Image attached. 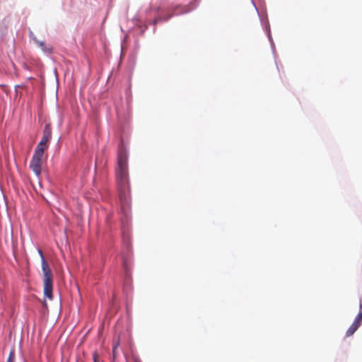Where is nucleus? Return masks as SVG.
I'll return each mask as SVG.
<instances>
[{"label": "nucleus", "instance_id": "nucleus-9", "mask_svg": "<svg viewBox=\"0 0 362 362\" xmlns=\"http://www.w3.org/2000/svg\"><path fill=\"white\" fill-rule=\"evenodd\" d=\"M93 362H98V356L96 354H93Z\"/></svg>", "mask_w": 362, "mask_h": 362}, {"label": "nucleus", "instance_id": "nucleus-1", "mask_svg": "<svg viewBox=\"0 0 362 362\" xmlns=\"http://www.w3.org/2000/svg\"><path fill=\"white\" fill-rule=\"evenodd\" d=\"M115 175L122 209L127 211L129 206L130 185L128 172V156L126 151L124 149H119L118 151Z\"/></svg>", "mask_w": 362, "mask_h": 362}, {"label": "nucleus", "instance_id": "nucleus-10", "mask_svg": "<svg viewBox=\"0 0 362 362\" xmlns=\"http://www.w3.org/2000/svg\"><path fill=\"white\" fill-rule=\"evenodd\" d=\"M359 308H360V310H361V309H362V303H361V301L360 302Z\"/></svg>", "mask_w": 362, "mask_h": 362}, {"label": "nucleus", "instance_id": "nucleus-6", "mask_svg": "<svg viewBox=\"0 0 362 362\" xmlns=\"http://www.w3.org/2000/svg\"><path fill=\"white\" fill-rule=\"evenodd\" d=\"M358 327L359 326L356 325V324L352 323V325L346 332V337H349L354 334V333L358 329Z\"/></svg>", "mask_w": 362, "mask_h": 362}, {"label": "nucleus", "instance_id": "nucleus-4", "mask_svg": "<svg viewBox=\"0 0 362 362\" xmlns=\"http://www.w3.org/2000/svg\"><path fill=\"white\" fill-rule=\"evenodd\" d=\"M42 156L43 154L40 153V152L35 151L30 161V167L37 176L41 173Z\"/></svg>", "mask_w": 362, "mask_h": 362}, {"label": "nucleus", "instance_id": "nucleus-2", "mask_svg": "<svg viewBox=\"0 0 362 362\" xmlns=\"http://www.w3.org/2000/svg\"><path fill=\"white\" fill-rule=\"evenodd\" d=\"M39 254L41 257L42 270L43 273L44 295L49 300H52L53 298V280L52 271L49 264L45 261L41 250H39Z\"/></svg>", "mask_w": 362, "mask_h": 362}, {"label": "nucleus", "instance_id": "nucleus-5", "mask_svg": "<svg viewBox=\"0 0 362 362\" xmlns=\"http://www.w3.org/2000/svg\"><path fill=\"white\" fill-rule=\"evenodd\" d=\"M35 42L44 52L47 54H51L52 52V47L49 45H46L44 42L39 40H35Z\"/></svg>", "mask_w": 362, "mask_h": 362}, {"label": "nucleus", "instance_id": "nucleus-3", "mask_svg": "<svg viewBox=\"0 0 362 362\" xmlns=\"http://www.w3.org/2000/svg\"><path fill=\"white\" fill-rule=\"evenodd\" d=\"M52 138V129L49 124H47L45 126L44 130H43V135L41 139V141L37 144L35 151V152H40V153L44 154V151L45 148L47 146V144L50 141Z\"/></svg>", "mask_w": 362, "mask_h": 362}, {"label": "nucleus", "instance_id": "nucleus-11", "mask_svg": "<svg viewBox=\"0 0 362 362\" xmlns=\"http://www.w3.org/2000/svg\"><path fill=\"white\" fill-rule=\"evenodd\" d=\"M43 305H44V306H45V307H47V303H46V301H45V300H44V302H43Z\"/></svg>", "mask_w": 362, "mask_h": 362}, {"label": "nucleus", "instance_id": "nucleus-7", "mask_svg": "<svg viewBox=\"0 0 362 362\" xmlns=\"http://www.w3.org/2000/svg\"><path fill=\"white\" fill-rule=\"evenodd\" d=\"M353 323L356 324V325L359 327L361 326L362 323V310H359V313L356 317Z\"/></svg>", "mask_w": 362, "mask_h": 362}, {"label": "nucleus", "instance_id": "nucleus-8", "mask_svg": "<svg viewBox=\"0 0 362 362\" xmlns=\"http://www.w3.org/2000/svg\"><path fill=\"white\" fill-rule=\"evenodd\" d=\"M14 359H15V352H14V350L12 349L9 353V355H8L6 362H14Z\"/></svg>", "mask_w": 362, "mask_h": 362}]
</instances>
